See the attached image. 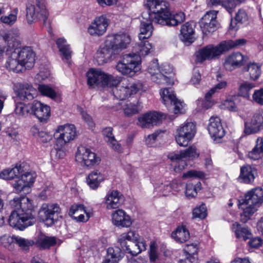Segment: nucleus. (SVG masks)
Masks as SVG:
<instances>
[{
	"label": "nucleus",
	"mask_w": 263,
	"mask_h": 263,
	"mask_svg": "<svg viewBox=\"0 0 263 263\" xmlns=\"http://www.w3.org/2000/svg\"><path fill=\"white\" fill-rule=\"evenodd\" d=\"M111 87H112V91L115 97L122 100L141 90L143 88V84L141 82H137L129 84L127 80H124L121 82L119 80L118 84Z\"/></svg>",
	"instance_id": "obj_7"
},
{
	"label": "nucleus",
	"mask_w": 263,
	"mask_h": 263,
	"mask_svg": "<svg viewBox=\"0 0 263 263\" xmlns=\"http://www.w3.org/2000/svg\"><path fill=\"white\" fill-rule=\"evenodd\" d=\"M16 236H11L9 234H4L0 237V245L9 249H13Z\"/></svg>",
	"instance_id": "obj_49"
},
{
	"label": "nucleus",
	"mask_w": 263,
	"mask_h": 263,
	"mask_svg": "<svg viewBox=\"0 0 263 263\" xmlns=\"http://www.w3.org/2000/svg\"><path fill=\"white\" fill-rule=\"evenodd\" d=\"M164 187H166V190L171 191L174 190L175 192H178L183 187L181 183H179L177 180H173L171 182H165L163 185Z\"/></svg>",
	"instance_id": "obj_63"
},
{
	"label": "nucleus",
	"mask_w": 263,
	"mask_h": 263,
	"mask_svg": "<svg viewBox=\"0 0 263 263\" xmlns=\"http://www.w3.org/2000/svg\"><path fill=\"white\" fill-rule=\"evenodd\" d=\"M121 258L122 251L119 248L110 247L108 248L105 259L111 262H114V261H115L116 263H118V261L121 259Z\"/></svg>",
	"instance_id": "obj_47"
},
{
	"label": "nucleus",
	"mask_w": 263,
	"mask_h": 263,
	"mask_svg": "<svg viewBox=\"0 0 263 263\" xmlns=\"http://www.w3.org/2000/svg\"><path fill=\"white\" fill-rule=\"evenodd\" d=\"M103 135L107 138V142L110 147L115 151L120 152L121 149V145L115 139L112 134V128L111 127H106L103 130Z\"/></svg>",
	"instance_id": "obj_41"
},
{
	"label": "nucleus",
	"mask_w": 263,
	"mask_h": 263,
	"mask_svg": "<svg viewBox=\"0 0 263 263\" xmlns=\"http://www.w3.org/2000/svg\"><path fill=\"white\" fill-rule=\"evenodd\" d=\"M217 13V11L211 10L207 12L202 17L199 24L203 34H208L216 30Z\"/></svg>",
	"instance_id": "obj_17"
},
{
	"label": "nucleus",
	"mask_w": 263,
	"mask_h": 263,
	"mask_svg": "<svg viewBox=\"0 0 263 263\" xmlns=\"http://www.w3.org/2000/svg\"><path fill=\"white\" fill-rule=\"evenodd\" d=\"M263 129V115L254 114L252 117L244 123L243 133L250 135L259 133Z\"/></svg>",
	"instance_id": "obj_14"
},
{
	"label": "nucleus",
	"mask_w": 263,
	"mask_h": 263,
	"mask_svg": "<svg viewBox=\"0 0 263 263\" xmlns=\"http://www.w3.org/2000/svg\"><path fill=\"white\" fill-rule=\"evenodd\" d=\"M160 94L162 102L167 107H169L170 104H172V102L176 99L173 90L171 88L161 89Z\"/></svg>",
	"instance_id": "obj_43"
},
{
	"label": "nucleus",
	"mask_w": 263,
	"mask_h": 263,
	"mask_svg": "<svg viewBox=\"0 0 263 263\" xmlns=\"http://www.w3.org/2000/svg\"><path fill=\"white\" fill-rule=\"evenodd\" d=\"M161 68L163 67H160L158 65V60L155 59L149 64L147 68V71L151 74L152 77L154 75V74H156L157 72H160Z\"/></svg>",
	"instance_id": "obj_64"
},
{
	"label": "nucleus",
	"mask_w": 263,
	"mask_h": 263,
	"mask_svg": "<svg viewBox=\"0 0 263 263\" xmlns=\"http://www.w3.org/2000/svg\"><path fill=\"white\" fill-rule=\"evenodd\" d=\"M196 133L195 124L192 122H185L176 128L175 133V140L180 146H187L193 139Z\"/></svg>",
	"instance_id": "obj_6"
},
{
	"label": "nucleus",
	"mask_w": 263,
	"mask_h": 263,
	"mask_svg": "<svg viewBox=\"0 0 263 263\" xmlns=\"http://www.w3.org/2000/svg\"><path fill=\"white\" fill-rule=\"evenodd\" d=\"M245 61V57L241 53L235 52L226 59L223 65L226 69L231 71L243 65Z\"/></svg>",
	"instance_id": "obj_22"
},
{
	"label": "nucleus",
	"mask_w": 263,
	"mask_h": 263,
	"mask_svg": "<svg viewBox=\"0 0 263 263\" xmlns=\"http://www.w3.org/2000/svg\"><path fill=\"white\" fill-rule=\"evenodd\" d=\"M208 131L214 140L222 138L225 135V131L218 117H212L209 120Z\"/></svg>",
	"instance_id": "obj_20"
},
{
	"label": "nucleus",
	"mask_w": 263,
	"mask_h": 263,
	"mask_svg": "<svg viewBox=\"0 0 263 263\" xmlns=\"http://www.w3.org/2000/svg\"><path fill=\"white\" fill-rule=\"evenodd\" d=\"M141 61V58L136 54H127L118 62L116 69L124 76L133 77L140 70Z\"/></svg>",
	"instance_id": "obj_5"
},
{
	"label": "nucleus",
	"mask_w": 263,
	"mask_h": 263,
	"mask_svg": "<svg viewBox=\"0 0 263 263\" xmlns=\"http://www.w3.org/2000/svg\"><path fill=\"white\" fill-rule=\"evenodd\" d=\"M170 106H173V108H170L168 110H171L175 114H184L185 112V104L177 98L172 102V104H170Z\"/></svg>",
	"instance_id": "obj_52"
},
{
	"label": "nucleus",
	"mask_w": 263,
	"mask_h": 263,
	"mask_svg": "<svg viewBox=\"0 0 263 263\" xmlns=\"http://www.w3.org/2000/svg\"><path fill=\"white\" fill-rule=\"evenodd\" d=\"M26 18L29 24L42 21L45 24L48 16L44 0H36L35 5H30L26 9Z\"/></svg>",
	"instance_id": "obj_8"
},
{
	"label": "nucleus",
	"mask_w": 263,
	"mask_h": 263,
	"mask_svg": "<svg viewBox=\"0 0 263 263\" xmlns=\"http://www.w3.org/2000/svg\"><path fill=\"white\" fill-rule=\"evenodd\" d=\"M14 112L19 117H24L28 114V107L22 102L16 103Z\"/></svg>",
	"instance_id": "obj_57"
},
{
	"label": "nucleus",
	"mask_w": 263,
	"mask_h": 263,
	"mask_svg": "<svg viewBox=\"0 0 263 263\" xmlns=\"http://www.w3.org/2000/svg\"><path fill=\"white\" fill-rule=\"evenodd\" d=\"M206 210L205 205L204 204L195 208L193 211L194 218L203 219L206 217Z\"/></svg>",
	"instance_id": "obj_60"
},
{
	"label": "nucleus",
	"mask_w": 263,
	"mask_h": 263,
	"mask_svg": "<svg viewBox=\"0 0 263 263\" xmlns=\"http://www.w3.org/2000/svg\"><path fill=\"white\" fill-rule=\"evenodd\" d=\"M194 25L193 23L186 22L181 26L180 39L185 43H192L194 41Z\"/></svg>",
	"instance_id": "obj_27"
},
{
	"label": "nucleus",
	"mask_w": 263,
	"mask_h": 263,
	"mask_svg": "<svg viewBox=\"0 0 263 263\" xmlns=\"http://www.w3.org/2000/svg\"><path fill=\"white\" fill-rule=\"evenodd\" d=\"M140 236L134 231H129L126 233H123L118 237V242L120 244L122 249L124 246H127V244L129 243L130 241L137 240Z\"/></svg>",
	"instance_id": "obj_37"
},
{
	"label": "nucleus",
	"mask_w": 263,
	"mask_h": 263,
	"mask_svg": "<svg viewBox=\"0 0 263 263\" xmlns=\"http://www.w3.org/2000/svg\"><path fill=\"white\" fill-rule=\"evenodd\" d=\"M257 205L263 202V190L260 187L255 188L248 192L245 196V202Z\"/></svg>",
	"instance_id": "obj_28"
},
{
	"label": "nucleus",
	"mask_w": 263,
	"mask_h": 263,
	"mask_svg": "<svg viewBox=\"0 0 263 263\" xmlns=\"http://www.w3.org/2000/svg\"><path fill=\"white\" fill-rule=\"evenodd\" d=\"M35 175L30 172H25L21 175V178L23 181L30 188L34 182Z\"/></svg>",
	"instance_id": "obj_62"
},
{
	"label": "nucleus",
	"mask_w": 263,
	"mask_h": 263,
	"mask_svg": "<svg viewBox=\"0 0 263 263\" xmlns=\"http://www.w3.org/2000/svg\"><path fill=\"white\" fill-rule=\"evenodd\" d=\"M37 89L43 96H47L52 99H54L57 96L55 91L47 85L44 84L39 85Z\"/></svg>",
	"instance_id": "obj_53"
},
{
	"label": "nucleus",
	"mask_w": 263,
	"mask_h": 263,
	"mask_svg": "<svg viewBox=\"0 0 263 263\" xmlns=\"http://www.w3.org/2000/svg\"><path fill=\"white\" fill-rule=\"evenodd\" d=\"M76 130L72 124L59 126L54 134L57 148L61 149L76 136Z\"/></svg>",
	"instance_id": "obj_9"
},
{
	"label": "nucleus",
	"mask_w": 263,
	"mask_h": 263,
	"mask_svg": "<svg viewBox=\"0 0 263 263\" xmlns=\"http://www.w3.org/2000/svg\"><path fill=\"white\" fill-rule=\"evenodd\" d=\"M172 237L177 241L183 243L186 241L190 238V233L184 226L178 227L176 230L173 232Z\"/></svg>",
	"instance_id": "obj_39"
},
{
	"label": "nucleus",
	"mask_w": 263,
	"mask_h": 263,
	"mask_svg": "<svg viewBox=\"0 0 263 263\" xmlns=\"http://www.w3.org/2000/svg\"><path fill=\"white\" fill-rule=\"evenodd\" d=\"M146 244L145 240L141 237H139L137 240L130 241L127 244V246H124L123 249L126 253L130 254L133 256H136L142 251L146 249Z\"/></svg>",
	"instance_id": "obj_23"
},
{
	"label": "nucleus",
	"mask_w": 263,
	"mask_h": 263,
	"mask_svg": "<svg viewBox=\"0 0 263 263\" xmlns=\"http://www.w3.org/2000/svg\"><path fill=\"white\" fill-rule=\"evenodd\" d=\"M121 194L117 190H113L108 193L105 198V204L108 209L118 208L121 204Z\"/></svg>",
	"instance_id": "obj_30"
},
{
	"label": "nucleus",
	"mask_w": 263,
	"mask_h": 263,
	"mask_svg": "<svg viewBox=\"0 0 263 263\" xmlns=\"http://www.w3.org/2000/svg\"><path fill=\"white\" fill-rule=\"evenodd\" d=\"M208 46L199 49L196 52V61L202 63L206 60H211Z\"/></svg>",
	"instance_id": "obj_51"
},
{
	"label": "nucleus",
	"mask_w": 263,
	"mask_h": 263,
	"mask_svg": "<svg viewBox=\"0 0 263 263\" xmlns=\"http://www.w3.org/2000/svg\"><path fill=\"white\" fill-rule=\"evenodd\" d=\"M211 60L215 59L220 56L223 52L227 51L224 42H221L218 45L215 46L213 44L207 45Z\"/></svg>",
	"instance_id": "obj_45"
},
{
	"label": "nucleus",
	"mask_w": 263,
	"mask_h": 263,
	"mask_svg": "<svg viewBox=\"0 0 263 263\" xmlns=\"http://www.w3.org/2000/svg\"><path fill=\"white\" fill-rule=\"evenodd\" d=\"M12 185L17 193L24 191L25 193H27L29 192L30 187L23 181L21 178L15 180L14 183H13Z\"/></svg>",
	"instance_id": "obj_55"
},
{
	"label": "nucleus",
	"mask_w": 263,
	"mask_h": 263,
	"mask_svg": "<svg viewBox=\"0 0 263 263\" xmlns=\"http://www.w3.org/2000/svg\"><path fill=\"white\" fill-rule=\"evenodd\" d=\"M112 220L113 224L118 227L128 228L132 224L130 216L124 211L120 209L112 214Z\"/></svg>",
	"instance_id": "obj_21"
},
{
	"label": "nucleus",
	"mask_w": 263,
	"mask_h": 263,
	"mask_svg": "<svg viewBox=\"0 0 263 263\" xmlns=\"http://www.w3.org/2000/svg\"><path fill=\"white\" fill-rule=\"evenodd\" d=\"M232 229L238 238L246 240L248 239H250L251 237V233L248 228L242 227L238 222H235L233 224Z\"/></svg>",
	"instance_id": "obj_36"
},
{
	"label": "nucleus",
	"mask_w": 263,
	"mask_h": 263,
	"mask_svg": "<svg viewBox=\"0 0 263 263\" xmlns=\"http://www.w3.org/2000/svg\"><path fill=\"white\" fill-rule=\"evenodd\" d=\"M242 2V1L241 0H226L222 3L221 6L230 13H231L233 9Z\"/></svg>",
	"instance_id": "obj_58"
},
{
	"label": "nucleus",
	"mask_w": 263,
	"mask_h": 263,
	"mask_svg": "<svg viewBox=\"0 0 263 263\" xmlns=\"http://www.w3.org/2000/svg\"><path fill=\"white\" fill-rule=\"evenodd\" d=\"M227 50H229L233 48L243 46L247 43V40L245 39H239L236 40H228L223 41Z\"/></svg>",
	"instance_id": "obj_54"
},
{
	"label": "nucleus",
	"mask_w": 263,
	"mask_h": 263,
	"mask_svg": "<svg viewBox=\"0 0 263 263\" xmlns=\"http://www.w3.org/2000/svg\"><path fill=\"white\" fill-rule=\"evenodd\" d=\"M139 42L133 47V50L135 52L132 54H136L139 56L144 57L147 55L152 49V45L146 40H139Z\"/></svg>",
	"instance_id": "obj_32"
},
{
	"label": "nucleus",
	"mask_w": 263,
	"mask_h": 263,
	"mask_svg": "<svg viewBox=\"0 0 263 263\" xmlns=\"http://www.w3.org/2000/svg\"><path fill=\"white\" fill-rule=\"evenodd\" d=\"M116 55L118 54L106 39L104 44L98 50L96 58L99 65H103L110 61Z\"/></svg>",
	"instance_id": "obj_16"
},
{
	"label": "nucleus",
	"mask_w": 263,
	"mask_h": 263,
	"mask_svg": "<svg viewBox=\"0 0 263 263\" xmlns=\"http://www.w3.org/2000/svg\"><path fill=\"white\" fill-rule=\"evenodd\" d=\"M122 109L125 116L130 117L137 114L139 111L138 103H136L127 102L122 105Z\"/></svg>",
	"instance_id": "obj_48"
},
{
	"label": "nucleus",
	"mask_w": 263,
	"mask_h": 263,
	"mask_svg": "<svg viewBox=\"0 0 263 263\" xmlns=\"http://www.w3.org/2000/svg\"><path fill=\"white\" fill-rule=\"evenodd\" d=\"M255 84L248 81L238 83V95L247 99L250 98V92L255 87Z\"/></svg>",
	"instance_id": "obj_40"
},
{
	"label": "nucleus",
	"mask_w": 263,
	"mask_h": 263,
	"mask_svg": "<svg viewBox=\"0 0 263 263\" xmlns=\"http://www.w3.org/2000/svg\"><path fill=\"white\" fill-rule=\"evenodd\" d=\"M247 71L249 72L250 79L254 81L257 80L261 73L260 66L256 63L249 64Z\"/></svg>",
	"instance_id": "obj_50"
},
{
	"label": "nucleus",
	"mask_w": 263,
	"mask_h": 263,
	"mask_svg": "<svg viewBox=\"0 0 263 263\" xmlns=\"http://www.w3.org/2000/svg\"><path fill=\"white\" fill-rule=\"evenodd\" d=\"M104 180V176L98 170H95L88 175L87 183L91 189L95 190Z\"/></svg>",
	"instance_id": "obj_33"
},
{
	"label": "nucleus",
	"mask_w": 263,
	"mask_h": 263,
	"mask_svg": "<svg viewBox=\"0 0 263 263\" xmlns=\"http://www.w3.org/2000/svg\"><path fill=\"white\" fill-rule=\"evenodd\" d=\"M187 258L191 263H196L198 260L199 245L197 243L187 244L184 249Z\"/></svg>",
	"instance_id": "obj_34"
},
{
	"label": "nucleus",
	"mask_w": 263,
	"mask_h": 263,
	"mask_svg": "<svg viewBox=\"0 0 263 263\" xmlns=\"http://www.w3.org/2000/svg\"><path fill=\"white\" fill-rule=\"evenodd\" d=\"M165 68H161L160 72L154 74V75L151 77L152 80L160 84H173V80L164 74V73H167L165 71Z\"/></svg>",
	"instance_id": "obj_44"
},
{
	"label": "nucleus",
	"mask_w": 263,
	"mask_h": 263,
	"mask_svg": "<svg viewBox=\"0 0 263 263\" xmlns=\"http://www.w3.org/2000/svg\"><path fill=\"white\" fill-rule=\"evenodd\" d=\"M255 204L247 203V201L245 202V198L239 200L238 204L239 208L243 210V213L241 214V220L243 222H246L250 218V217L257 210L256 206Z\"/></svg>",
	"instance_id": "obj_26"
},
{
	"label": "nucleus",
	"mask_w": 263,
	"mask_h": 263,
	"mask_svg": "<svg viewBox=\"0 0 263 263\" xmlns=\"http://www.w3.org/2000/svg\"><path fill=\"white\" fill-rule=\"evenodd\" d=\"M14 209L8 220L10 226L16 229L24 230L36 222L35 212L32 201L23 196L14 198L10 202Z\"/></svg>",
	"instance_id": "obj_1"
},
{
	"label": "nucleus",
	"mask_w": 263,
	"mask_h": 263,
	"mask_svg": "<svg viewBox=\"0 0 263 263\" xmlns=\"http://www.w3.org/2000/svg\"><path fill=\"white\" fill-rule=\"evenodd\" d=\"M257 175L256 168L250 165H245L241 167L239 179L241 182L249 184L252 183Z\"/></svg>",
	"instance_id": "obj_24"
},
{
	"label": "nucleus",
	"mask_w": 263,
	"mask_h": 263,
	"mask_svg": "<svg viewBox=\"0 0 263 263\" xmlns=\"http://www.w3.org/2000/svg\"><path fill=\"white\" fill-rule=\"evenodd\" d=\"M31 111L40 122H46L50 116V108L38 101H34L31 107Z\"/></svg>",
	"instance_id": "obj_19"
},
{
	"label": "nucleus",
	"mask_w": 263,
	"mask_h": 263,
	"mask_svg": "<svg viewBox=\"0 0 263 263\" xmlns=\"http://www.w3.org/2000/svg\"><path fill=\"white\" fill-rule=\"evenodd\" d=\"M263 156V138L256 139V145L253 149L249 152L248 157L253 160H258Z\"/></svg>",
	"instance_id": "obj_38"
},
{
	"label": "nucleus",
	"mask_w": 263,
	"mask_h": 263,
	"mask_svg": "<svg viewBox=\"0 0 263 263\" xmlns=\"http://www.w3.org/2000/svg\"><path fill=\"white\" fill-rule=\"evenodd\" d=\"M76 160L81 165L88 167L98 164L101 159L89 148L80 146L76 154Z\"/></svg>",
	"instance_id": "obj_11"
},
{
	"label": "nucleus",
	"mask_w": 263,
	"mask_h": 263,
	"mask_svg": "<svg viewBox=\"0 0 263 263\" xmlns=\"http://www.w3.org/2000/svg\"><path fill=\"white\" fill-rule=\"evenodd\" d=\"M198 154L196 148L194 146H190L185 150L179 152H172L168 155V158L171 160H179L186 158L197 157Z\"/></svg>",
	"instance_id": "obj_29"
},
{
	"label": "nucleus",
	"mask_w": 263,
	"mask_h": 263,
	"mask_svg": "<svg viewBox=\"0 0 263 263\" xmlns=\"http://www.w3.org/2000/svg\"><path fill=\"white\" fill-rule=\"evenodd\" d=\"M18 12L17 8H15L12 12L7 16H2L1 17V21L8 25H13L16 21L17 14Z\"/></svg>",
	"instance_id": "obj_56"
},
{
	"label": "nucleus",
	"mask_w": 263,
	"mask_h": 263,
	"mask_svg": "<svg viewBox=\"0 0 263 263\" xmlns=\"http://www.w3.org/2000/svg\"><path fill=\"white\" fill-rule=\"evenodd\" d=\"M146 6L149 11V19L156 23L174 26L185 20V15L182 12L172 14L168 10V3L164 0H147Z\"/></svg>",
	"instance_id": "obj_2"
},
{
	"label": "nucleus",
	"mask_w": 263,
	"mask_h": 263,
	"mask_svg": "<svg viewBox=\"0 0 263 263\" xmlns=\"http://www.w3.org/2000/svg\"><path fill=\"white\" fill-rule=\"evenodd\" d=\"M23 172L22 165L17 164L13 168H9L2 171L0 173V178L5 180H12L20 175Z\"/></svg>",
	"instance_id": "obj_35"
},
{
	"label": "nucleus",
	"mask_w": 263,
	"mask_h": 263,
	"mask_svg": "<svg viewBox=\"0 0 263 263\" xmlns=\"http://www.w3.org/2000/svg\"><path fill=\"white\" fill-rule=\"evenodd\" d=\"M153 30V28L151 23L142 21L140 27L139 40H147L152 36Z\"/></svg>",
	"instance_id": "obj_42"
},
{
	"label": "nucleus",
	"mask_w": 263,
	"mask_h": 263,
	"mask_svg": "<svg viewBox=\"0 0 263 263\" xmlns=\"http://www.w3.org/2000/svg\"><path fill=\"white\" fill-rule=\"evenodd\" d=\"M106 39L118 54L123 50L127 48L132 41L130 35L124 32L109 34L106 36Z\"/></svg>",
	"instance_id": "obj_12"
},
{
	"label": "nucleus",
	"mask_w": 263,
	"mask_h": 263,
	"mask_svg": "<svg viewBox=\"0 0 263 263\" xmlns=\"http://www.w3.org/2000/svg\"><path fill=\"white\" fill-rule=\"evenodd\" d=\"M60 213L59 206L55 203H44L41 207L39 215L40 218L45 224L50 227L58 220Z\"/></svg>",
	"instance_id": "obj_10"
},
{
	"label": "nucleus",
	"mask_w": 263,
	"mask_h": 263,
	"mask_svg": "<svg viewBox=\"0 0 263 263\" xmlns=\"http://www.w3.org/2000/svg\"><path fill=\"white\" fill-rule=\"evenodd\" d=\"M108 20L106 16L96 17L88 28V32L93 36H101L105 33L108 26Z\"/></svg>",
	"instance_id": "obj_18"
},
{
	"label": "nucleus",
	"mask_w": 263,
	"mask_h": 263,
	"mask_svg": "<svg viewBox=\"0 0 263 263\" xmlns=\"http://www.w3.org/2000/svg\"><path fill=\"white\" fill-rule=\"evenodd\" d=\"M36 54L30 47L15 48L7 52L5 67L8 70L18 73L32 68Z\"/></svg>",
	"instance_id": "obj_3"
},
{
	"label": "nucleus",
	"mask_w": 263,
	"mask_h": 263,
	"mask_svg": "<svg viewBox=\"0 0 263 263\" xmlns=\"http://www.w3.org/2000/svg\"><path fill=\"white\" fill-rule=\"evenodd\" d=\"M121 194L117 190H113L108 193L105 198V204L108 209L118 208L121 204Z\"/></svg>",
	"instance_id": "obj_31"
},
{
	"label": "nucleus",
	"mask_w": 263,
	"mask_h": 263,
	"mask_svg": "<svg viewBox=\"0 0 263 263\" xmlns=\"http://www.w3.org/2000/svg\"><path fill=\"white\" fill-rule=\"evenodd\" d=\"M14 92L21 101H28L37 96V91L33 86L27 83H17L14 85Z\"/></svg>",
	"instance_id": "obj_13"
},
{
	"label": "nucleus",
	"mask_w": 263,
	"mask_h": 263,
	"mask_svg": "<svg viewBox=\"0 0 263 263\" xmlns=\"http://www.w3.org/2000/svg\"><path fill=\"white\" fill-rule=\"evenodd\" d=\"M3 39L8 44L9 48H13L18 44V41L15 37L13 33L10 32L5 33L3 36Z\"/></svg>",
	"instance_id": "obj_61"
},
{
	"label": "nucleus",
	"mask_w": 263,
	"mask_h": 263,
	"mask_svg": "<svg viewBox=\"0 0 263 263\" xmlns=\"http://www.w3.org/2000/svg\"><path fill=\"white\" fill-rule=\"evenodd\" d=\"M166 116L157 111L147 112L138 118V124L142 128H149L161 123Z\"/></svg>",
	"instance_id": "obj_15"
},
{
	"label": "nucleus",
	"mask_w": 263,
	"mask_h": 263,
	"mask_svg": "<svg viewBox=\"0 0 263 263\" xmlns=\"http://www.w3.org/2000/svg\"><path fill=\"white\" fill-rule=\"evenodd\" d=\"M15 243L24 250H28L29 247L33 245V242L19 236H16Z\"/></svg>",
	"instance_id": "obj_59"
},
{
	"label": "nucleus",
	"mask_w": 263,
	"mask_h": 263,
	"mask_svg": "<svg viewBox=\"0 0 263 263\" xmlns=\"http://www.w3.org/2000/svg\"><path fill=\"white\" fill-rule=\"evenodd\" d=\"M56 239L54 237H48L44 235H40L36 242L37 246L41 249H45L55 245Z\"/></svg>",
	"instance_id": "obj_46"
},
{
	"label": "nucleus",
	"mask_w": 263,
	"mask_h": 263,
	"mask_svg": "<svg viewBox=\"0 0 263 263\" xmlns=\"http://www.w3.org/2000/svg\"><path fill=\"white\" fill-rule=\"evenodd\" d=\"M56 44L62 60L69 63L72 53L70 45L67 43V41L64 38L62 37L59 38L57 40Z\"/></svg>",
	"instance_id": "obj_25"
},
{
	"label": "nucleus",
	"mask_w": 263,
	"mask_h": 263,
	"mask_svg": "<svg viewBox=\"0 0 263 263\" xmlns=\"http://www.w3.org/2000/svg\"><path fill=\"white\" fill-rule=\"evenodd\" d=\"M87 84L92 88L111 87L119 82V79L108 74L101 69L91 68L87 72Z\"/></svg>",
	"instance_id": "obj_4"
}]
</instances>
